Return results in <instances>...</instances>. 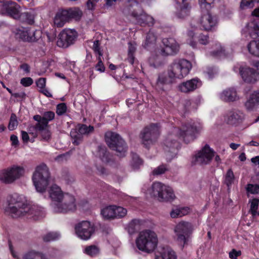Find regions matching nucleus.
Returning <instances> with one entry per match:
<instances>
[{
	"mask_svg": "<svg viewBox=\"0 0 259 259\" xmlns=\"http://www.w3.org/2000/svg\"><path fill=\"white\" fill-rule=\"evenodd\" d=\"M200 130L195 123H187L182 125L181 128L174 127L164 141V149L166 153L167 159H171L175 157L180 145L178 140L182 137L186 143H189L195 139V134Z\"/></svg>",
	"mask_w": 259,
	"mask_h": 259,
	"instance_id": "obj_1",
	"label": "nucleus"
},
{
	"mask_svg": "<svg viewBox=\"0 0 259 259\" xmlns=\"http://www.w3.org/2000/svg\"><path fill=\"white\" fill-rule=\"evenodd\" d=\"M157 241L156 234L152 231L146 230L139 233L136 244L140 250L150 253L156 247Z\"/></svg>",
	"mask_w": 259,
	"mask_h": 259,
	"instance_id": "obj_2",
	"label": "nucleus"
},
{
	"mask_svg": "<svg viewBox=\"0 0 259 259\" xmlns=\"http://www.w3.org/2000/svg\"><path fill=\"white\" fill-rule=\"evenodd\" d=\"M8 209L13 218H18L26 214L29 206L26 197L17 193L13 194L8 200Z\"/></svg>",
	"mask_w": 259,
	"mask_h": 259,
	"instance_id": "obj_3",
	"label": "nucleus"
},
{
	"mask_svg": "<svg viewBox=\"0 0 259 259\" xmlns=\"http://www.w3.org/2000/svg\"><path fill=\"white\" fill-rule=\"evenodd\" d=\"M192 69L191 63L185 59H175L168 67L171 78L182 79L189 73Z\"/></svg>",
	"mask_w": 259,
	"mask_h": 259,
	"instance_id": "obj_4",
	"label": "nucleus"
},
{
	"mask_svg": "<svg viewBox=\"0 0 259 259\" xmlns=\"http://www.w3.org/2000/svg\"><path fill=\"white\" fill-rule=\"evenodd\" d=\"M49 168L45 164L42 163L36 167L32 181L37 192L43 193L46 191L49 184Z\"/></svg>",
	"mask_w": 259,
	"mask_h": 259,
	"instance_id": "obj_5",
	"label": "nucleus"
},
{
	"mask_svg": "<svg viewBox=\"0 0 259 259\" xmlns=\"http://www.w3.org/2000/svg\"><path fill=\"white\" fill-rule=\"evenodd\" d=\"M105 137L107 145L112 150L116 151L118 156L122 157L125 156L127 146L119 134L108 132L106 133Z\"/></svg>",
	"mask_w": 259,
	"mask_h": 259,
	"instance_id": "obj_6",
	"label": "nucleus"
},
{
	"mask_svg": "<svg viewBox=\"0 0 259 259\" xmlns=\"http://www.w3.org/2000/svg\"><path fill=\"white\" fill-rule=\"evenodd\" d=\"M193 230L192 225L188 222L181 221L175 226L174 231L176 240L179 244L181 245L182 247L187 244Z\"/></svg>",
	"mask_w": 259,
	"mask_h": 259,
	"instance_id": "obj_7",
	"label": "nucleus"
},
{
	"mask_svg": "<svg viewBox=\"0 0 259 259\" xmlns=\"http://www.w3.org/2000/svg\"><path fill=\"white\" fill-rule=\"evenodd\" d=\"M143 0H126L129 6H136L137 9L132 12V15L136 18L137 23L141 26H151L154 24V19L151 16L144 13L139 4Z\"/></svg>",
	"mask_w": 259,
	"mask_h": 259,
	"instance_id": "obj_8",
	"label": "nucleus"
},
{
	"mask_svg": "<svg viewBox=\"0 0 259 259\" xmlns=\"http://www.w3.org/2000/svg\"><path fill=\"white\" fill-rule=\"evenodd\" d=\"M151 194L160 201H171L175 197L172 189L160 182H155L152 184Z\"/></svg>",
	"mask_w": 259,
	"mask_h": 259,
	"instance_id": "obj_9",
	"label": "nucleus"
},
{
	"mask_svg": "<svg viewBox=\"0 0 259 259\" xmlns=\"http://www.w3.org/2000/svg\"><path fill=\"white\" fill-rule=\"evenodd\" d=\"M160 134L159 126L158 123H152L146 126L141 132L140 137L142 144L146 148L156 142Z\"/></svg>",
	"mask_w": 259,
	"mask_h": 259,
	"instance_id": "obj_10",
	"label": "nucleus"
},
{
	"mask_svg": "<svg viewBox=\"0 0 259 259\" xmlns=\"http://www.w3.org/2000/svg\"><path fill=\"white\" fill-rule=\"evenodd\" d=\"M213 1L214 0H199L201 8L206 9V13L202 15L200 19V24L202 29L206 31L211 30L217 24L216 19L212 17L208 11L210 9L211 4Z\"/></svg>",
	"mask_w": 259,
	"mask_h": 259,
	"instance_id": "obj_11",
	"label": "nucleus"
},
{
	"mask_svg": "<svg viewBox=\"0 0 259 259\" xmlns=\"http://www.w3.org/2000/svg\"><path fill=\"white\" fill-rule=\"evenodd\" d=\"M24 173V169L23 167L13 165L0 170V181L6 184L13 183L21 177Z\"/></svg>",
	"mask_w": 259,
	"mask_h": 259,
	"instance_id": "obj_12",
	"label": "nucleus"
},
{
	"mask_svg": "<svg viewBox=\"0 0 259 259\" xmlns=\"http://www.w3.org/2000/svg\"><path fill=\"white\" fill-rule=\"evenodd\" d=\"M53 210L57 213H67L76 209L75 199L73 196L65 194L58 203L52 204Z\"/></svg>",
	"mask_w": 259,
	"mask_h": 259,
	"instance_id": "obj_13",
	"label": "nucleus"
},
{
	"mask_svg": "<svg viewBox=\"0 0 259 259\" xmlns=\"http://www.w3.org/2000/svg\"><path fill=\"white\" fill-rule=\"evenodd\" d=\"M162 43L158 50V53L162 56H174L179 51V45L173 38H164Z\"/></svg>",
	"mask_w": 259,
	"mask_h": 259,
	"instance_id": "obj_14",
	"label": "nucleus"
},
{
	"mask_svg": "<svg viewBox=\"0 0 259 259\" xmlns=\"http://www.w3.org/2000/svg\"><path fill=\"white\" fill-rule=\"evenodd\" d=\"M21 13V7L16 2L6 1L1 6L0 14L2 15L18 20Z\"/></svg>",
	"mask_w": 259,
	"mask_h": 259,
	"instance_id": "obj_15",
	"label": "nucleus"
},
{
	"mask_svg": "<svg viewBox=\"0 0 259 259\" xmlns=\"http://www.w3.org/2000/svg\"><path fill=\"white\" fill-rule=\"evenodd\" d=\"M214 151L206 144L201 150L195 156L192 161L194 164L206 165L208 164L214 156Z\"/></svg>",
	"mask_w": 259,
	"mask_h": 259,
	"instance_id": "obj_16",
	"label": "nucleus"
},
{
	"mask_svg": "<svg viewBox=\"0 0 259 259\" xmlns=\"http://www.w3.org/2000/svg\"><path fill=\"white\" fill-rule=\"evenodd\" d=\"M75 230L79 238L87 240L91 237L95 229L94 225H92L90 222L83 221L75 226Z\"/></svg>",
	"mask_w": 259,
	"mask_h": 259,
	"instance_id": "obj_17",
	"label": "nucleus"
},
{
	"mask_svg": "<svg viewBox=\"0 0 259 259\" xmlns=\"http://www.w3.org/2000/svg\"><path fill=\"white\" fill-rule=\"evenodd\" d=\"M77 33L74 29H64L59 34V38L57 42V46L62 48H67L74 44Z\"/></svg>",
	"mask_w": 259,
	"mask_h": 259,
	"instance_id": "obj_18",
	"label": "nucleus"
},
{
	"mask_svg": "<svg viewBox=\"0 0 259 259\" xmlns=\"http://www.w3.org/2000/svg\"><path fill=\"white\" fill-rule=\"evenodd\" d=\"M239 71L242 79L246 83L253 84L259 80V73L253 68L240 66Z\"/></svg>",
	"mask_w": 259,
	"mask_h": 259,
	"instance_id": "obj_19",
	"label": "nucleus"
},
{
	"mask_svg": "<svg viewBox=\"0 0 259 259\" xmlns=\"http://www.w3.org/2000/svg\"><path fill=\"white\" fill-rule=\"evenodd\" d=\"M243 113L236 109L229 110L224 115L225 122L230 125L237 126L243 121Z\"/></svg>",
	"mask_w": 259,
	"mask_h": 259,
	"instance_id": "obj_20",
	"label": "nucleus"
},
{
	"mask_svg": "<svg viewBox=\"0 0 259 259\" xmlns=\"http://www.w3.org/2000/svg\"><path fill=\"white\" fill-rule=\"evenodd\" d=\"M201 85V81L199 78H194L180 84L179 89L182 92L187 93L194 91Z\"/></svg>",
	"mask_w": 259,
	"mask_h": 259,
	"instance_id": "obj_21",
	"label": "nucleus"
},
{
	"mask_svg": "<svg viewBox=\"0 0 259 259\" xmlns=\"http://www.w3.org/2000/svg\"><path fill=\"white\" fill-rule=\"evenodd\" d=\"M68 14L67 9L59 10L54 17V25L57 27H63L65 23L69 21Z\"/></svg>",
	"mask_w": 259,
	"mask_h": 259,
	"instance_id": "obj_22",
	"label": "nucleus"
},
{
	"mask_svg": "<svg viewBox=\"0 0 259 259\" xmlns=\"http://www.w3.org/2000/svg\"><path fill=\"white\" fill-rule=\"evenodd\" d=\"M220 98L222 100L227 102H234L238 100L236 90L233 88H230L224 90L220 94Z\"/></svg>",
	"mask_w": 259,
	"mask_h": 259,
	"instance_id": "obj_23",
	"label": "nucleus"
},
{
	"mask_svg": "<svg viewBox=\"0 0 259 259\" xmlns=\"http://www.w3.org/2000/svg\"><path fill=\"white\" fill-rule=\"evenodd\" d=\"M97 154L100 159L104 163H111L113 162V156L107 151L105 146H98Z\"/></svg>",
	"mask_w": 259,
	"mask_h": 259,
	"instance_id": "obj_24",
	"label": "nucleus"
},
{
	"mask_svg": "<svg viewBox=\"0 0 259 259\" xmlns=\"http://www.w3.org/2000/svg\"><path fill=\"white\" fill-rule=\"evenodd\" d=\"M167 72V76L161 74H159L156 81V89L157 90H162L163 89V85L165 84H170L173 83L175 81V78H171L169 76V74Z\"/></svg>",
	"mask_w": 259,
	"mask_h": 259,
	"instance_id": "obj_25",
	"label": "nucleus"
},
{
	"mask_svg": "<svg viewBox=\"0 0 259 259\" xmlns=\"http://www.w3.org/2000/svg\"><path fill=\"white\" fill-rule=\"evenodd\" d=\"M191 6L186 2V0H182V5L179 10L175 13V15L179 19H184L189 16L190 13Z\"/></svg>",
	"mask_w": 259,
	"mask_h": 259,
	"instance_id": "obj_26",
	"label": "nucleus"
},
{
	"mask_svg": "<svg viewBox=\"0 0 259 259\" xmlns=\"http://www.w3.org/2000/svg\"><path fill=\"white\" fill-rule=\"evenodd\" d=\"M49 194L51 198L54 201V203L59 202L64 195L60 187L56 185L51 186L49 190Z\"/></svg>",
	"mask_w": 259,
	"mask_h": 259,
	"instance_id": "obj_27",
	"label": "nucleus"
},
{
	"mask_svg": "<svg viewBox=\"0 0 259 259\" xmlns=\"http://www.w3.org/2000/svg\"><path fill=\"white\" fill-rule=\"evenodd\" d=\"M24 216H26L29 219L36 220L40 218L43 217V212L37 206L35 205L31 206L29 205V210L27 211L26 214L24 215Z\"/></svg>",
	"mask_w": 259,
	"mask_h": 259,
	"instance_id": "obj_28",
	"label": "nucleus"
},
{
	"mask_svg": "<svg viewBox=\"0 0 259 259\" xmlns=\"http://www.w3.org/2000/svg\"><path fill=\"white\" fill-rule=\"evenodd\" d=\"M33 119L37 121V123L31 128L33 130H35L36 133L38 132L49 127V125L47 122L42 119L41 116L39 115H35L33 116Z\"/></svg>",
	"mask_w": 259,
	"mask_h": 259,
	"instance_id": "obj_29",
	"label": "nucleus"
},
{
	"mask_svg": "<svg viewBox=\"0 0 259 259\" xmlns=\"http://www.w3.org/2000/svg\"><path fill=\"white\" fill-rule=\"evenodd\" d=\"M156 259H177L175 252L168 247H163L159 252V255H156Z\"/></svg>",
	"mask_w": 259,
	"mask_h": 259,
	"instance_id": "obj_30",
	"label": "nucleus"
},
{
	"mask_svg": "<svg viewBox=\"0 0 259 259\" xmlns=\"http://www.w3.org/2000/svg\"><path fill=\"white\" fill-rule=\"evenodd\" d=\"M67 11L69 21L72 20L79 21L82 16V12L78 8H71L67 9Z\"/></svg>",
	"mask_w": 259,
	"mask_h": 259,
	"instance_id": "obj_31",
	"label": "nucleus"
},
{
	"mask_svg": "<svg viewBox=\"0 0 259 259\" xmlns=\"http://www.w3.org/2000/svg\"><path fill=\"white\" fill-rule=\"evenodd\" d=\"M156 38L155 36L151 33L147 34L146 39L143 45L144 48L148 50H151L154 48L155 45Z\"/></svg>",
	"mask_w": 259,
	"mask_h": 259,
	"instance_id": "obj_32",
	"label": "nucleus"
},
{
	"mask_svg": "<svg viewBox=\"0 0 259 259\" xmlns=\"http://www.w3.org/2000/svg\"><path fill=\"white\" fill-rule=\"evenodd\" d=\"M23 259H49L47 256L42 253L30 251L25 253L23 256Z\"/></svg>",
	"mask_w": 259,
	"mask_h": 259,
	"instance_id": "obj_33",
	"label": "nucleus"
},
{
	"mask_svg": "<svg viewBox=\"0 0 259 259\" xmlns=\"http://www.w3.org/2000/svg\"><path fill=\"white\" fill-rule=\"evenodd\" d=\"M34 15L31 12H26L21 13L18 19L21 22H26L29 24H32L34 22Z\"/></svg>",
	"mask_w": 259,
	"mask_h": 259,
	"instance_id": "obj_34",
	"label": "nucleus"
},
{
	"mask_svg": "<svg viewBox=\"0 0 259 259\" xmlns=\"http://www.w3.org/2000/svg\"><path fill=\"white\" fill-rule=\"evenodd\" d=\"M247 49L251 54L259 57V39L250 41L247 45Z\"/></svg>",
	"mask_w": 259,
	"mask_h": 259,
	"instance_id": "obj_35",
	"label": "nucleus"
},
{
	"mask_svg": "<svg viewBox=\"0 0 259 259\" xmlns=\"http://www.w3.org/2000/svg\"><path fill=\"white\" fill-rule=\"evenodd\" d=\"M249 203H250V206L248 212L251 214L252 218L254 219L257 216L259 199L253 198L251 200H250Z\"/></svg>",
	"mask_w": 259,
	"mask_h": 259,
	"instance_id": "obj_36",
	"label": "nucleus"
},
{
	"mask_svg": "<svg viewBox=\"0 0 259 259\" xmlns=\"http://www.w3.org/2000/svg\"><path fill=\"white\" fill-rule=\"evenodd\" d=\"M132 160L131 161V165L133 169H138L140 167L143 165V160L139 156L135 153L132 152Z\"/></svg>",
	"mask_w": 259,
	"mask_h": 259,
	"instance_id": "obj_37",
	"label": "nucleus"
},
{
	"mask_svg": "<svg viewBox=\"0 0 259 259\" xmlns=\"http://www.w3.org/2000/svg\"><path fill=\"white\" fill-rule=\"evenodd\" d=\"M140 221L139 220L133 219L127 226V231L130 234H133L140 229Z\"/></svg>",
	"mask_w": 259,
	"mask_h": 259,
	"instance_id": "obj_38",
	"label": "nucleus"
},
{
	"mask_svg": "<svg viewBox=\"0 0 259 259\" xmlns=\"http://www.w3.org/2000/svg\"><path fill=\"white\" fill-rule=\"evenodd\" d=\"M101 213L106 219H114V206H109L101 210Z\"/></svg>",
	"mask_w": 259,
	"mask_h": 259,
	"instance_id": "obj_39",
	"label": "nucleus"
},
{
	"mask_svg": "<svg viewBox=\"0 0 259 259\" xmlns=\"http://www.w3.org/2000/svg\"><path fill=\"white\" fill-rule=\"evenodd\" d=\"M39 33V31H33L32 32L30 31L28 32L27 31H26V32H23V35L22 38L24 40L27 41H35L37 40L38 37L36 35Z\"/></svg>",
	"mask_w": 259,
	"mask_h": 259,
	"instance_id": "obj_40",
	"label": "nucleus"
},
{
	"mask_svg": "<svg viewBox=\"0 0 259 259\" xmlns=\"http://www.w3.org/2000/svg\"><path fill=\"white\" fill-rule=\"evenodd\" d=\"M70 136L72 139V143L78 145L82 141L83 136L76 130H72L70 132Z\"/></svg>",
	"mask_w": 259,
	"mask_h": 259,
	"instance_id": "obj_41",
	"label": "nucleus"
},
{
	"mask_svg": "<svg viewBox=\"0 0 259 259\" xmlns=\"http://www.w3.org/2000/svg\"><path fill=\"white\" fill-rule=\"evenodd\" d=\"M234 180L235 177L232 170L231 169H229L225 175L224 180V184L227 185L228 189H230V187L234 183Z\"/></svg>",
	"mask_w": 259,
	"mask_h": 259,
	"instance_id": "obj_42",
	"label": "nucleus"
},
{
	"mask_svg": "<svg viewBox=\"0 0 259 259\" xmlns=\"http://www.w3.org/2000/svg\"><path fill=\"white\" fill-rule=\"evenodd\" d=\"M128 49L127 61L130 64H133L135 59L134 53L136 51V48L135 46L133 45L131 42H128Z\"/></svg>",
	"mask_w": 259,
	"mask_h": 259,
	"instance_id": "obj_43",
	"label": "nucleus"
},
{
	"mask_svg": "<svg viewBox=\"0 0 259 259\" xmlns=\"http://www.w3.org/2000/svg\"><path fill=\"white\" fill-rule=\"evenodd\" d=\"M94 127L93 126L89 125L87 126L85 124H81L79 125L78 131L82 135H88L90 133H92L94 132Z\"/></svg>",
	"mask_w": 259,
	"mask_h": 259,
	"instance_id": "obj_44",
	"label": "nucleus"
},
{
	"mask_svg": "<svg viewBox=\"0 0 259 259\" xmlns=\"http://www.w3.org/2000/svg\"><path fill=\"white\" fill-rule=\"evenodd\" d=\"M114 211L115 213V218H123L127 213L126 209L120 206H114Z\"/></svg>",
	"mask_w": 259,
	"mask_h": 259,
	"instance_id": "obj_45",
	"label": "nucleus"
},
{
	"mask_svg": "<svg viewBox=\"0 0 259 259\" xmlns=\"http://www.w3.org/2000/svg\"><path fill=\"white\" fill-rule=\"evenodd\" d=\"M256 0H241L240 4V8L244 10L248 8H252L254 3Z\"/></svg>",
	"mask_w": 259,
	"mask_h": 259,
	"instance_id": "obj_46",
	"label": "nucleus"
},
{
	"mask_svg": "<svg viewBox=\"0 0 259 259\" xmlns=\"http://www.w3.org/2000/svg\"><path fill=\"white\" fill-rule=\"evenodd\" d=\"M247 192L252 194H259V185L248 184L246 187Z\"/></svg>",
	"mask_w": 259,
	"mask_h": 259,
	"instance_id": "obj_47",
	"label": "nucleus"
},
{
	"mask_svg": "<svg viewBox=\"0 0 259 259\" xmlns=\"http://www.w3.org/2000/svg\"><path fill=\"white\" fill-rule=\"evenodd\" d=\"M18 122L15 114L12 113L10 117L8 128L10 131L14 130L18 126Z\"/></svg>",
	"mask_w": 259,
	"mask_h": 259,
	"instance_id": "obj_48",
	"label": "nucleus"
},
{
	"mask_svg": "<svg viewBox=\"0 0 259 259\" xmlns=\"http://www.w3.org/2000/svg\"><path fill=\"white\" fill-rule=\"evenodd\" d=\"M85 252L90 256H94L99 253V248L96 245H90L85 248Z\"/></svg>",
	"mask_w": 259,
	"mask_h": 259,
	"instance_id": "obj_49",
	"label": "nucleus"
},
{
	"mask_svg": "<svg viewBox=\"0 0 259 259\" xmlns=\"http://www.w3.org/2000/svg\"><path fill=\"white\" fill-rule=\"evenodd\" d=\"M60 235L57 232H49L43 237V240L45 242H50L58 239Z\"/></svg>",
	"mask_w": 259,
	"mask_h": 259,
	"instance_id": "obj_50",
	"label": "nucleus"
},
{
	"mask_svg": "<svg viewBox=\"0 0 259 259\" xmlns=\"http://www.w3.org/2000/svg\"><path fill=\"white\" fill-rule=\"evenodd\" d=\"M168 170V167L166 165L162 164L156 167L152 171V174L154 176H158L164 174Z\"/></svg>",
	"mask_w": 259,
	"mask_h": 259,
	"instance_id": "obj_51",
	"label": "nucleus"
},
{
	"mask_svg": "<svg viewBox=\"0 0 259 259\" xmlns=\"http://www.w3.org/2000/svg\"><path fill=\"white\" fill-rule=\"evenodd\" d=\"M149 63L151 66H152L154 68H157L162 64V63L159 60L158 56L156 55L152 56L149 58Z\"/></svg>",
	"mask_w": 259,
	"mask_h": 259,
	"instance_id": "obj_52",
	"label": "nucleus"
},
{
	"mask_svg": "<svg viewBox=\"0 0 259 259\" xmlns=\"http://www.w3.org/2000/svg\"><path fill=\"white\" fill-rule=\"evenodd\" d=\"M55 115V113L53 111H46L43 113L41 118L49 124V122L54 119Z\"/></svg>",
	"mask_w": 259,
	"mask_h": 259,
	"instance_id": "obj_53",
	"label": "nucleus"
},
{
	"mask_svg": "<svg viewBox=\"0 0 259 259\" xmlns=\"http://www.w3.org/2000/svg\"><path fill=\"white\" fill-rule=\"evenodd\" d=\"M92 48L96 55H98L99 56H103V53L101 50L100 43L99 40H95L93 42V46Z\"/></svg>",
	"mask_w": 259,
	"mask_h": 259,
	"instance_id": "obj_54",
	"label": "nucleus"
},
{
	"mask_svg": "<svg viewBox=\"0 0 259 259\" xmlns=\"http://www.w3.org/2000/svg\"><path fill=\"white\" fill-rule=\"evenodd\" d=\"M67 111V106L65 103H62L58 104L56 107V113L60 116L66 113Z\"/></svg>",
	"mask_w": 259,
	"mask_h": 259,
	"instance_id": "obj_55",
	"label": "nucleus"
},
{
	"mask_svg": "<svg viewBox=\"0 0 259 259\" xmlns=\"http://www.w3.org/2000/svg\"><path fill=\"white\" fill-rule=\"evenodd\" d=\"M37 134L40 135L42 138L45 141H49L51 139V133L49 127L38 132Z\"/></svg>",
	"mask_w": 259,
	"mask_h": 259,
	"instance_id": "obj_56",
	"label": "nucleus"
},
{
	"mask_svg": "<svg viewBox=\"0 0 259 259\" xmlns=\"http://www.w3.org/2000/svg\"><path fill=\"white\" fill-rule=\"evenodd\" d=\"M102 56H98L97 57V59L98 61V63L95 65V68L97 71H99L101 72H103L105 71V67L104 65V64L101 60Z\"/></svg>",
	"mask_w": 259,
	"mask_h": 259,
	"instance_id": "obj_57",
	"label": "nucleus"
},
{
	"mask_svg": "<svg viewBox=\"0 0 259 259\" xmlns=\"http://www.w3.org/2000/svg\"><path fill=\"white\" fill-rule=\"evenodd\" d=\"M252 100L250 97L245 104V107L248 111L252 110L257 106Z\"/></svg>",
	"mask_w": 259,
	"mask_h": 259,
	"instance_id": "obj_58",
	"label": "nucleus"
},
{
	"mask_svg": "<svg viewBox=\"0 0 259 259\" xmlns=\"http://www.w3.org/2000/svg\"><path fill=\"white\" fill-rule=\"evenodd\" d=\"M250 35L254 38L259 37V25L253 24L252 32H251Z\"/></svg>",
	"mask_w": 259,
	"mask_h": 259,
	"instance_id": "obj_59",
	"label": "nucleus"
},
{
	"mask_svg": "<svg viewBox=\"0 0 259 259\" xmlns=\"http://www.w3.org/2000/svg\"><path fill=\"white\" fill-rule=\"evenodd\" d=\"M210 54L214 58H219L223 56L225 54V52L224 50L221 48L219 50L211 52Z\"/></svg>",
	"mask_w": 259,
	"mask_h": 259,
	"instance_id": "obj_60",
	"label": "nucleus"
},
{
	"mask_svg": "<svg viewBox=\"0 0 259 259\" xmlns=\"http://www.w3.org/2000/svg\"><path fill=\"white\" fill-rule=\"evenodd\" d=\"M20 83L24 87H29L33 83V80L30 77H24L21 79Z\"/></svg>",
	"mask_w": 259,
	"mask_h": 259,
	"instance_id": "obj_61",
	"label": "nucleus"
},
{
	"mask_svg": "<svg viewBox=\"0 0 259 259\" xmlns=\"http://www.w3.org/2000/svg\"><path fill=\"white\" fill-rule=\"evenodd\" d=\"M209 37L207 35L200 34L199 35V41L202 45H206L209 42Z\"/></svg>",
	"mask_w": 259,
	"mask_h": 259,
	"instance_id": "obj_62",
	"label": "nucleus"
},
{
	"mask_svg": "<svg viewBox=\"0 0 259 259\" xmlns=\"http://www.w3.org/2000/svg\"><path fill=\"white\" fill-rule=\"evenodd\" d=\"M241 251H237L235 249H233L229 253V257L232 259H236L238 256L241 255Z\"/></svg>",
	"mask_w": 259,
	"mask_h": 259,
	"instance_id": "obj_63",
	"label": "nucleus"
},
{
	"mask_svg": "<svg viewBox=\"0 0 259 259\" xmlns=\"http://www.w3.org/2000/svg\"><path fill=\"white\" fill-rule=\"evenodd\" d=\"M250 97L257 106L259 105V92H254Z\"/></svg>",
	"mask_w": 259,
	"mask_h": 259,
	"instance_id": "obj_64",
	"label": "nucleus"
}]
</instances>
